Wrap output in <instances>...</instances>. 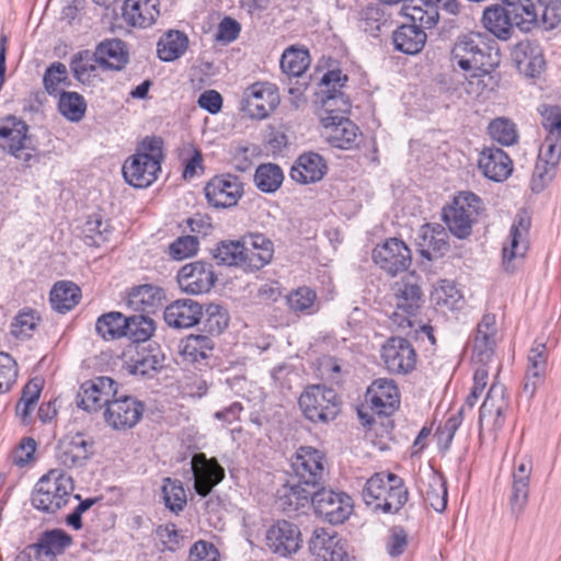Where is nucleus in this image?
I'll return each instance as SVG.
<instances>
[{
    "instance_id": "33",
    "label": "nucleus",
    "mask_w": 561,
    "mask_h": 561,
    "mask_svg": "<svg viewBox=\"0 0 561 561\" xmlns=\"http://www.w3.org/2000/svg\"><path fill=\"white\" fill-rule=\"evenodd\" d=\"M95 54L98 65L108 70H121L128 60L126 45L118 38L103 41L98 45Z\"/></svg>"
},
{
    "instance_id": "3",
    "label": "nucleus",
    "mask_w": 561,
    "mask_h": 561,
    "mask_svg": "<svg viewBox=\"0 0 561 561\" xmlns=\"http://www.w3.org/2000/svg\"><path fill=\"white\" fill-rule=\"evenodd\" d=\"M504 5L495 4L483 11L482 24L495 37L502 41L511 38L514 26L523 32L534 28L536 13L530 12L531 0H501Z\"/></svg>"
},
{
    "instance_id": "53",
    "label": "nucleus",
    "mask_w": 561,
    "mask_h": 561,
    "mask_svg": "<svg viewBox=\"0 0 561 561\" xmlns=\"http://www.w3.org/2000/svg\"><path fill=\"white\" fill-rule=\"evenodd\" d=\"M457 214L468 215L470 218L477 220L481 210H483L482 199L472 192H460L455 196L451 205L446 207Z\"/></svg>"
},
{
    "instance_id": "8",
    "label": "nucleus",
    "mask_w": 561,
    "mask_h": 561,
    "mask_svg": "<svg viewBox=\"0 0 561 561\" xmlns=\"http://www.w3.org/2000/svg\"><path fill=\"white\" fill-rule=\"evenodd\" d=\"M291 468L296 482L309 490H316L324 482V456L310 446H301L296 451Z\"/></svg>"
},
{
    "instance_id": "39",
    "label": "nucleus",
    "mask_w": 561,
    "mask_h": 561,
    "mask_svg": "<svg viewBox=\"0 0 561 561\" xmlns=\"http://www.w3.org/2000/svg\"><path fill=\"white\" fill-rule=\"evenodd\" d=\"M530 12L536 13V22L534 27L542 26L551 30L561 23V1L560 0H531Z\"/></svg>"
},
{
    "instance_id": "20",
    "label": "nucleus",
    "mask_w": 561,
    "mask_h": 561,
    "mask_svg": "<svg viewBox=\"0 0 561 561\" xmlns=\"http://www.w3.org/2000/svg\"><path fill=\"white\" fill-rule=\"evenodd\" d=\"M216 282L211 264L196 261L185 264L178 274L181 289L192 295L208 293Z\"/></svg>"
},
{
    "instance_id": "47",
    "label": "nucleus",
    "mask_w": 561,
    "mask_h": 561,
    "mask_svg": "<svg viewBox=\"0 0 561 561\" xmlns=\"http://www.w3.org/2000/svg\"><path fill=\"white\" fill-rule=\"evenodd\" d=\"M229 316L226 309L216 304H209L203 308V318L199 323L203 330L210 335L220 334L228 325Z\"/></svg>"
},
{
    "instance_id": "27",
    "label": "nucleus",
    "mask_w": 561,
    "mask_h": 561,
    "mask_svg": "<svg viewBox=\"0 0 561 561\" xmlns=\"http://www.w3.org/2000/svg\"><path fill=\"white\" fill-rule=\"evenodd\" d=\"M165 299L164 290L152 284H144L131 288L127 297L130 309L142 313H154Z\"/></svg>"
},
{
    "instance_id": "50",
    "label": "nucleus",
    "mask_w": 561,
    "mask_h": 561,
    "mask_svg": "<svg viewBox=\"0 0 561 561\" xmlns=\"http://www.w3.org/2000/svg\"><path fill=\"white\" fill-rule=\"evenodd\" d=\"M126 335L134 342L147 341L154 331V321L147 313L126 317Z\"/></svg>"
},
{
    "instance_id": "12",
    "label": "nucleus",
    "mask_w": 561,
    "mask_h": 561,
    "mask_svg": "<svg viewBox=\"0 0 561 561\" xmlns=\"http://www.w3.org/2000/svg\"><path fill=\"white\" fill-rule=\"evenodd\" d=\"M144 411V403L133 397L112 398L106 404L104 420L110 427L125 431L134 427L140 421Z\"/></svg>"
},
{
    "instance_id": "5",
    "label": "nucleus",
    "mask_w": 561,
    "mask_h": 561,
    "mask_svg": "<svg viewBox=\"0 0 561 561\" xmlns=\"http://www.w3.org/2000/svg\"><path fill=\"white\" fill-rule=\"evenodd\" d=\"M367 505L385 513H397L408 501L403 480L394 473H376L367 480L363 490Z\"/></svg>"
},
{
    "instance_id": "28",
    "label": "nucleus",
    "mask_w": 561,
    "mask_h": 561,
    "mask_svg": "<svg viewBox=\"0 0 561 561\" xmlns=\"http://www.w3.org/2000/svg\"><path fill=\"white\" fill-rule=\"evenodd\" d=\"M479 169L490 180L501 182L512 173L510 157L500 148H484L480 153Z\"/></svg>"
},
{
    "instance_id": "56",
    "label": "nucleus",
    "mask_w": 561,
    "mask_h": 561,
    "mask_svg": "<svg viewBox=\"0 0 561 561\" xmlns=\"http://www.w3.org/2000/svg\"><path fill=\"white\" fill-rule=\"evenodd\" d=\"M443 219L450 232L459 239H463L471 233L472 224L476 221L468 215L457 214L450 209H443Z\"/></svg>"
},
{
    "instance_id": "9",
    "label": "nucleus",
    "mask_w": 561,
    "mask_h": 561,
    "mask_svg": "<svg viewBox=\"0 0 561 561\" xmlns=\"http://www.w3.org/2000/svg\"><path fill=\"white\" fill-rule=\"evenodd\" d=\"M495 316L486 313L477 325L471 347V364L474 371L483 370L489 374L496 346Z\"/></svg>"
},
{
    "instance_id": "54",
    "label": "nucleus",
    "mask_w": 561,
    "mask_h": 561,
    "mask_svg": "<svg viewBox=\"0 0 561 561\" xmlns=\"http://www.w3.org/2000/svg\"><path fill=\"white\" fill-rule=\"evenodd\" d=\"M162 494L168 508L174 513L183 511L186 504V493L180 481L165 478L163 480Z\"/></svg>"
},
{
    "instance_id": "46",
    "label": "nucleus",
    "mask_w": 561,
    "mask_h": 561,
    "mask_svg": "<svg viewBox=\"0 0 561 561\" xmlns=\"http://www.w3.org/2000/svg\"><path fill=\"white\" fill-rule=\"evenodd\" d=\"M241 243H245L248 252H250L254 259V261H249V267L260 268L271 261L273 256L272 242L264 236H251Z\"/></svg>"
},
{
    "instance_id": "13",
    "label": "nucleus",
    "mask_w": 561,
    "mask_h": 561,
    "mask_svg": "<svg viewBox=\"0 0 561 561\" xmlns=\"http://www.w3.org/2000/svg\"><path fill=\"white\" fill-rule=\"evenodd\" d=\"M508 405L510 400L506 388L500 382H493L480 408V435L482 434L484 425L489 426L493 432L502 428L505 420V411L507 410Z\"/></svg>"
},
{
    "instance_id": "62",
    "label": "nucleus",
    "mask_w": 561,
    "mask_h": 561,
    "mask_svg": "<svg viewBox=\"0 0 561 561\" xmlns=\"http://www.w3.org/2000/svg\"><path fill=\"white\" fill-rule=\"evenodd\" d=\"M542 127L547 131V137L561 138V107L545 106L541 111Z\"/></svg>"
},
{
    "instance_id": "18",
    "label": "nucleus",
    "mask_w": 561,
    "mask_h": 561,
    "mask_svg": "<svg viewBox=\"0 0 561 561\" xmlns=\"http://www.w3.org/2000/svg\"><path fill=\"white\" fill-rule=\"evenodd\" d=\"M308 548L316 561H351L345 541L332 530L314 529Z\"/></svg>"
},
{
    "instance_id": "31",
    "label": "nucleus",
    "mask_w": 561,
    "mask_h": 561,
    "mask_svg": "<svg viewBox=\"0 0 561 561\" xmlns=\"http://www.w3.org/2000/svg\"><path fill=\"white\" fill-rule=\"evenodd\" d=\"M312 490L293 481L277 490L276 506L286 514L298 512L311 503Z\"/></svg>"
},
{
    "instance_id": "40",
    "label": "nucleus",
    "mask_w": 561,
    "mask_h": 561,
    "mask_svg": "<svg viewBox=\"0 0 561 561\" xmlns=\"http://www.w3.org/2000/svg\"><path fill=\"white\" fill-rule=\"evenodd\" d=\"M187 46V36L183 32L171 30L159 39L158 56L163 61H173L186 51Z\"/></svg>"
},
{
    "instance_id": "35",
    "label": "nucleus",
    "mask_w": 561,
    "mask_h": 561,
    "mask_svg": "<svg viewBox=\"0 0 561 561\" xmlns=\"http://www.w3.org/2000/svg\"><path fill=\"white\" fill-rule=\"evenodd\" d=\"M420 491L434 511L442 513L447 506V486L442 476L431 472L421 480Z\"/></svg>"
},
{
    "instance_id": "22",
    "label": "nucleus",
    "mask_w": 561,
    "mask_h": 561,
    "mask_svg": "<svg viewBox=\"0 0 561 561\" xmlns=\"http://www.w3.org/2000/svg\"><path fill=\"white\" fill-rule=\"evenodd\" d=\"M194 488L198 495L206 496L225 478V470L217 459H208L205 454H195L191 461Z\"/></svg>"
},
{
    "instance_id": "51",
    "label": "nucleus",
    "mask_w": 561,
    "mask_h": 561,
    "mask_svg": "<svg viewBox=\"0 0 561 561\" xmlns=\"http://www.w3.org/2000/svg\"><path fill=\"white\" fill-rule=\"evenodd\" d=\"M164 359V354L158 346L152 347L149 345V350L147 352L138 354V358L133 365L131 373L140 376L150 375L163 367Z\"/></svg>"
},
{
    "instance_id": "63",
    "label": "nucleus",
    "mask_w": 561,
    "mask_h": 561,
    "mask_svg": "<svg viewBox=\"0 0 561 561\" xmlns=\"http://www.w3.org/2000/svg\"><path fill=\"white\" fill-rule=\"evenodd\" d=\"M316 300V293L308 287H300L287 297L288 306L296 312L309 310Z\"/></svg>"
},
{
    "instance_id": "55",
    "label": "nucleus",
    "mask_w": 561,
    "mask_h": 561,
    "mask_svg": "<svg viewBox=\"0 0 561 561\" xmlns=\"http://www.w3.org/2000/svg\"><path fill=\"white\" fill-rule=\"evenodd\" d=\"M489 134L501 145L511 146L517 140L515 124L507 118L499 117L489 124Z\"/></svg>"
},
{
    "instance_id": "26",
    "label": "nucleus",
    "mask_w": 561,
    "mask_h": 561,
    "mask_svg": "<svg viewBox=\"0 0 561 561\" xmlns=\"http://www.w3.org/2000/svg\"><path fill=\"white\" fill-rule=\"evenodd\" d=\"M366 401L379 414L389 415L399 405V391L391 379L375 380L366 392Z\"/></svg>"
},
{
    "instance_id": "19",
    "label": "nucleus",
    "mask_w": 561,
    "mask_h": 561,
    "mask_svg": "<svg viewBox=\"0 0 561 561\" xmlns=\"http://www.w3.org/2000/svg\"><path fill=\"white\" fill-rule=\"evenodd\" d=\"M265 540L270 550L282 557L297 552L302 542L298 526L287 520L274 523L266 530Z\"/></svg>"
},
{
    "instance_id": "61",
    "label": "nucleus",
    "mask_w": 561,
    "mask_h": 561,
    "mask_svg": "<svg viewBox=\"0 0 561 561\" xmlns=\"http://www.w3.org/2000/svg\"><path fill=\"white\" fill-rule=\"evenodd\" d=\"M67 81V68L61 62H54L48 67L43 78L45 89L49 94L57 93L60 83L69 84Z\"/></svg>"
},
{
    "instance_id": "30",
    "label": "nucleus",
    "mask_w": 561,
    "mask_h": 561,
    "mask_svg": "<svg viewBox=\"0 0 561 561\" xmlns=\"http://www.w3.org/2000/svg\"><path fill=\"white\" fill-rule=\"evenodd\" d=\"M91 447V443L81 434L67 436L58 444L57 459L66 467L81 466L89 458Z\"/></svg>"
},
{
    "instance_id": "10",
    "label": "nucleus",
    "mask_w": 561,
    "mask_h": 561,
    "mask_svg": "<svg viewBox=\"0 0 561 561\" xmlns=\"http://www.w3.org/2000/svg\"><path fill=\"white\" fill-rule=\"evenodd\" d=\"M279 104V94L275 84L255 82L243 93L241 110L251 118L263 119Z\"/></svg>"
},
{
    "instance_id": "24",
    "label": "nucleus",
    "mask_w": 561,
    "mask_h": 561,
    "mask_svg": "<svg viewBox=\"0 0 561 561\" xmlns=\"http://www.w3.org/2000/svg\"><path fill=\"white\" fill-rule=\"evenodd\" d=\"M321 122L325 128L327 140L331 146L339 149H351L355 146L358 127L346 116L330 115L321 116Z\"/></svg>"
},
{
    "instance_id": "59",
    "label": "nucleus",
    "mask_w": 561,
    "mask_h": 561,
    "mask_svg": "<svg viewBox=\"0 0 561 561\" xmlns=\"http://www.w3.org/2000/svg\"><path fill=\"white\" fill-rule=\"evenodd\" d=\"M38 318L33 310L21 311L11 323V333L18 339L28 337L37 325Z\"/></svg>"
},
{
    "instance_id": "60",
    "label": "nucleus",
    "mask_w": 561,
    "mask_h": 561,
    "mask_svg": "<svg viewBox=\"0 0 561 561\" xmlns=\"http://www.w3.org/2000/svg\"><path fill=\"white\" fill-rule=\"evenodd\" d=\"M18 377L15 360L7 353L0 352V393L8 392Z\"/></svg>"
},
{
    "instance_id": "45",
    "label": "nucleus",
    "mask_w": 561,
    "mask_h": 561,
    "mask_svg": "<svg viewBox=\"0 0 561 561\" xmlns=\"http://www.w3.org/2000/svg\"><path fill=\"white\" fill-rule=\"evenodd\" d=\"M284 180L282 169L274 163H264L257 167L254 182L257 188L265 193H274L279 188Z\"/></svg>"
},
{
    "instance_id": "11",
    "label": "nucleus",
    "mask_w": 561,
    "mask_h": 561,
    "mask_svg": "<svg viewBox=\"0 0 561 561\" xmlns=\"http://www.w3.org/2000/svg\"><path fill=\"white\" fill-rule=\"evenodd\" d=\"M27 131L28 126L23 121L14 116L7 117L0 125V138L3 140L0 146L15 158L28 162L35 148Z\"/></svg>"
},
{
    "instance_id": "41",
    "label": "nucleus",
    "mask_w": 561,
    "mask_h": 561,
    "mask_svg": "<svg viewBox=\"0 0 561 561\" xmlns=\"http://www.w3.org/2000/svg\"><path fill=\"white\" fill-rule=\"evenodd\" d=\"M214 348L213 340L207 335L191 334L181 345V354L192 363H199L208 358Z\"/></svg>"
},
{
    "instance_id": "52",
    "label": "nucleus",
    "mask_w": 561,
    "mask_h": 561,
    "mask_svg": "<svg viewBox=\"0 0 561 561\" xmlns=\"http://www.w3.org/2000/svg\"><path fill=\"white\" fill-rule=\"evenodd\" d=\"M71 537L61 529H54L43 534L38 542L39 552L44 551L47 558H54L71 543Z\"/></svg>"
},
{
    "instance_id": "44",
    "label": "nucleus",
    "mask_w": 561,
    "mask_h": 561,
    "mask_svg": "<svg viewBox=\"0 0 561 561\" xmlns=\"http://www.w3.org/2000/svg\"><path fill=\"white\" fill-rule=\"evenodd\" d=\"M310 65V56L307 49L289 47L280 59L282 70L293 77H300Z\"/></svg>"
},
{
    "instance_id": "6",
    "label": "nucleus",
    "mask_w": 561,
    "mask_h": 561,
    "mask_svg": "<svg viewBox=\"0 0 561 561\" xmlns=\"http://www.w3.org/2000/svg\"><path fill=\"white\" fill-rule=\"evenodd\" d=\"M299 407L309 421L327 424L341 412V400L334 389L311 385L300 394Z\"/></svg>"
},
{
    "instance_id": "38",
    "label": "nucleus",
    "mask_w": 561,
    "mask_h": 561,
    "mask_svg": "<svg viewBox=\"0 0 561 561\" xmlns=\"http://www.w3.org/2000/svg\"><path fill=\"white\" fill-rule=\"evenodd\" d=\"M80 288L71 282H58L50 290L51 308L60 313L71 310L80 299Z\"/></svg>"
},
{
    "instance_id": "34",
    "label": "nucleus",
    "mask_w": 561,
    "mask_h": 561,
    "mask_svg": "<svg viewBox=\"0 0 561 561\" xmlns=\"http://www.w3.org/2000/svg\"><path fill=\"white\" fill-rule=\"evenodd\" d=\"M531 462L522 461L513 471L510 504L513 513H520L528 502Z\"/></svg>"
},
{
    "instance_id": "36",
    "label": "nucleus",
    "mask_w": 561,
    "mask_h": 561,
    "mask_svg": "<svg viewBox=\"0 0 561 561\" xmlns=\"http://www.w3.org/2000/svg\"><path fill=\"white\" fill-rule=\"evenodd\" d=\"M396 49L404 54H416L425 45L426 34L417 24H403L392 35Z\"/></svg>"
},
{
    "instance_id": "23",
    "label": "nucleus",
    "mask_w": 561,
    "mask_h": 561,
    "mask_svg": "<svg viewBox=\"0 0 561 561\" xmlns=\"http://www.w3.org/2000/svg\"><path fill=\"white\" fill-rule=\"evenodd\" d=\"M160 162L145 154H134L123 164L122 172L125 181L136 187L146 188L158 178Z\"/></svg>"
},
{
    "instance_id": "16",
    "label": "nucleus",
    "mask_w": 561,
    "mask_h": 561,
    "mask_svg": "<svg viewBox=\"0 0 561 561\" xmlns=\"http://www.w3.org/2000/svg\"><path fill=\"white\" fill-rule=\"evenodd\" d=\"M373 260L380 268L396 275L410 266L411 251L402 240L390 238L374 249Z\"/></svg>"
},
{
    "instance_id": "7",
    "label": "nucleus",
    "mask_w": 561,
    "mask_h": 561,
    "mask_svg": "<svg viewBox=\"0 0 561 561\" xmlns=\"http://www.w3.org/2000/svg\"><path fill=\"white\" fill-rule=\"evenodd\" d=\"M311 505L316 515L333 525L344 523L353 512L350 495L324 488L312 490Z\"/></svg>"
},
{
    "instance_id": "42",
    "label": "nucleus",
    "mask_w": 561,
    "mask_h": 561,
    "mask_svg": "<svg viewBox=\"0 0 561 561\" xmlns=\"http://www.w3.org/2000/svg\"><path fill=\"white\" fill-rule=\"evenodd\" d=\"M126 317L118 311L102 314L95 324V330L104 340H116L126 335Z\"/></svg>"
},
{
    "instance_id": "4",
    "label": "nucleus",
    "mask_w": 561,
    "mask_h": 561,
    "mask_svg": "<svg viewBox=\"0 0 561 561\" xmlns=\"http://www.w3.org/2000/svg\"><path fill=\"white\" fill-rule=\"evenodd\" d=\"M73 491L75 483L71 476L60 469H51L35 484L31 497L32 504L41 512L55 514L71 499L80 500V495H73Z\"/></svg>"
},
{
    "instance_id": "64",
    "label": "nucleus",
    "mask_w": 561,
    "mask_h": 561,
    "mask_svg": "<svg viewBox=\"0 0 561 561\" xmlns=\"http://www.w3.org/2000/svg\"><path fill=\"white\" fill-rule=\"evenodd\" d=\"M198 240L193 236L176 239L170 244V255L175 260H183L196 253Z\"/></svg>"
},
{
    "instance_id": "14",
    "label": "nucleus",
    "mask_w": 561,
    "mask_h": 561,
    "mask_svg": "<svg viewBox=\"0 0 561 561\" xmlns=\"http://www.w3.org/2000/svg\"><path fill=\"white\" fill-rule=\"evenodd\" d=\"M116 394L115 381L106 376L84 381L77 392L76 402L87 412H96Z\"/></svg>"
},
{
    "instance_id": "25",
    "label": "nucleus",
    "mask_w": 561,
    "mask_h": 561,
    "mask_svg": "<svg viewBox=\"0 0 561 561\" xmlns=\"http://www.w3.org/2000/svg\"><path fill=\"white\" fill-rule=\"evenodd\" d=\"M163 318L171 328H192L203 318V306L190 298L178 299L164 309Z\"/></svg>"
},
{
    "instance_id": "43",
    "label": "nucleus",
    "mask_w": 561,
    "mask_h": 561,
    "mask_svg": "<svg viewBox=\"0 0 561 561\" xmlns=\"http://www.w3.org/2000/svg\"><path fill=\"white\" fill-rule=\"evenodd\" d=\"M58 110L68 121L78 123L87 112V102L83 96L77 92L62 91L59 94Z\"/></svg>"
},
{
    "instance_id": "29",
    "label": "nucleus",
    "mask_w": 561,
    "mask_h": 561,
    "mask_svg": "<svg viewBox=\"0 0 561 561\" xmlns=\"http://www.w3.org/2000/svg\"><path fill=\"white\" fill-rule=\"evenodd\" d=\"M327 171L324 159L316 152L299 156L290 170V178L300 184L320 181Z\"/></svg>"
},
{
    "instance_id": "49",
    "label": "nucleus",
    "mask_w": 561,
    "mask_h": 561,
    "mask_svg": "<svg viewBox=\"0 0 561 561\" xmlns=\"http://www.w3.org/2000/svg\"><path fill=\"white\" fill-rule=\"evenodd\" d=\"M111 226L103 221L100 215L90 216L83 225V239L87 245L100 247L108 240Z\"/></svg>"
},
{
    "instance_id": "17",
    "label": "nucleus",
    "mask_w": 561,
    "mask_h": 561,
    "mask_svg": "<svg viewBox=\"0 0 561 561\" xmlns=\"http://www.w3.org/2000/svg\"><path fill=\"white\" fill-rule=\"evenodd\" d=\"M207 202L215 208L237 205L243 194L242 182L236 175L226 174L213 178L205 186Z\"/></svg>"
},
{
    "instance_id": "37",
    "label": "nucleus",
    "mask_w": 561,
    "mask_h": 561,
    "mask_svg": "<svg viewBox=\"0 0 561 561\" xmlns=\"http://www.w3.org/2000/svg\"><path fill=\"white\" fill-rule=\"evenodd\" d=\"M215 257L220 264L247 266L249 261H254L253 255L248 252L245 243L241 241H222L216 249Z\"/></svg>"
},
{
    "instance_id": "57",
    "label": "nucleus",
    "mask_w": 561,
    "mask_h": 561,
    "mask_svg": "<svg viewBox=\"0 0 561 561\" xmlns=\"http://www.w3.org/2000/svg\"><path fill=\"white\" fill-rule=\"evenodd\" d=\"M323 93L325 94V98L322 99L324 116H345L350 112L351 104L340 90H325Z\"/></svg>"
},
{
    "instance_id": "48",
    "label": "nucleus",
    "mask_w": 561,
    "mask_h": 561,
    "mask_svg": "<svg viewBox=\"0 0 561 561\" xmlns=\"http://www.w3.org/2000/svg\"><path fill=\"white\" fill-rule=\"evenodd\" d=\"M96 54L90 50L77 53L70 62L75 78L82 83H90L96 71Z\"/></svg>"
},
{
    "instance_id": "15",
    "label": "nucleus",
    "mask_w": 561,
    "mask_h": 561,
    "mask_svg": "<svg viewBox=\"0 0 561 561\" xmlns=\"http://www.w3.org/2000/svg\"><path fill=\"white\" fill-rule=\"evenodd\" d=\"M381 358L386 368L393 374H408L415 368L416 353L410 342L403 337H389L381 348Z\"/></svg>"
},
{
    "instance_id": "58",
    "label": "nucleus",
    "mask_w": 561,
    "mask_h": 561,
    "mask_svg": "<svg viewBox=\"0 0 561 561\" xmlns=\"http://www.w3.org/2000/svg\"><path fill=\"white\" fill-rule=\"evenodd\" d=\"M557 170V164H550L538 157L531 178L533 192H541L554 179Z\"/></svg>"
},
{
    "instance_id": "21",
    "label": "nucleus",
    "mask_w": 561,
    "mask_h": 561,
    "mask_svg": "<svg viewBox=\"0 0 561 561\" xmlns=\"http://www.w3.org/2000/svg\"><path fill=\"white\" fill-rule=\"evenodd\" d=\"M530 217L525 211L516 215L510 232V245L503 248V265L507 272L516 268L515 260L523 259L528 250Z\"/></svg>"
},
{
    "instance_id": "2",
    "label": "nucleus",
    "mask_w": 561,
    "mask_h": 561,
    "mask_svg": "<svg viewBox=\"0 0 561 561\" xmlns=\"http://www.w3.org/2000/svg\"><path fill=\"white\" fill-rule=\"evenodd\" d=\"M391 291V305L394 310L389 319L392 325L402 331L410 329L417 332L421 330L434 343L433 328L420 318L425 302L421 277L415 273H409L393 283Z\"/></svg>"
},
{
    "instance_id": "32",
    "label": "nucleus",
    "mask_w": 561,
    "mask_h": 561,
    "mask_svg": "<svg viewBox=\"0 0 561 561\" xmlns=\"http://www.w3.org/2000/svg\"><path fill=\"white\" fill-rule=\"evenodd\" d=\"M158 4V0H125L123 16L133 26L148 27L160 13Z\"/></svg>"
},
{
    "instance_id": "1",
    "label": "nucleus",
    "mask_w": 561,
    "mask_h": 561,
    "mask_svg": "<svg viewBox=\"0 0 561 561\" xmlns=\"http://www.w3.org/2000/svg\"><path fill=\"white\" fill-rule=\"evenodd\" d=\"M451 61L463 71H471L467 91L479 96L489 88L491 72L500 65L501 55L496 43L485 34L470 33L457 38L451 49Z\"/></svg>"
}]
</instances>
